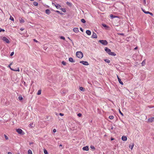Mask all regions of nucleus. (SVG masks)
<instances>
[{
    "instance_id": "obj_37",
    "label": "nucleus",
    "mask_w": 154,
    "mask_h": 154,
    "mask_svg": "<svg viewBox=\"0 0 154 154\" xmlns=\"http://www.w3.org/2000/svg\"><path fill=\"white\" fill-rule=\"evenodd\" d=\"M4 136H5V139L6 140H8V136L6 135L5 134Z\"/></svg>"
},
{
    "instance_id": "obj_23",
    "label": "nucleus",
    "mask_w": 154,
    "mask_h": 154,
    "mask_svg": "<svg viewBox=\"0 0 154 154\" xmlns=\"http://www.w3.org/2000/svg\"><path fill=\"white\" fill-rule=\"evenodd\" d=\"M80 90L82 91H84L85 90L83 87H81L79 88Z\"/></svg>"
},
{
    "instance_id": "obj_12",
    "label": "nucleus",
    "mask_w": 154,
    "mask_h": 154,
    "mask_svg": "<svg viewBox=\"0 0 154 154\" xmlns=\"http://www.w3.org/2000/svg\"><path fill=\"white\" fill-rule=\"evenodd\" d=\"M117 77L119 83L123 85V82L121 81V79L119 78V76L118 75H117Z\"/></svg>"
},
{
    "instance_id": "obj_53",
    "label": "nucleus",
    "mask_w": 154,
    "mask_h": 154,
    "mask_svg": "<svg viewBox=\"0 0 154 154\" xmlns=\"http://www.w3.org/2000/svg\"><path fill=\"white\" fill-rule=\"evenodd\" d=\"M68 38L69 39L71 42H72V40H71L70 38L69 37H68Z\"/></svg>"
},
{
    "instance_id": "obj_59",
    "label": "nucleus",
    "mask_w": 154,
    "mask_h": 154,
    "mask_svg": "<svg viewBox=\"0 0 154 154\" xmlns=\"http://www.w3.org/2000/svg\"><path fill=\"white\" fill-rule=\"evenodd\" d=\"M113 127H112L111 128V129H113Z\"/></svg>"
},
{
    "instance_id": "obj_10",
    "label": "nucleus",
    "mask_w": 154,
    "mask_h": 154,
    "mask_svg": "<svg viewBox=\"0 0 154 154\" xmlns=\"http://www.w3.org/2000/svg\"><path fill=\"white\" fill-rule=\"evenodd\" d=\"M127 137L126 136H123L122 137V140L124 141H126L127 140Z\"/></svg>"
},
{
    "instance_id": "obj_20",
    "label": "nucleus",
    "mask_w": 154,
    "mask_h": 154,
    "mask_svg": "<svg viewBox=\"0 0 154 154\" xmlns=\"http://www.w3.org/2000/svg\"><path fill=\"white\" fill-rule=\"evenodd\" d=\"M20 23H22L24 22V20L22 18L20 20Z\"/></svg>"
},
{
    "instance_id": "obj_13",
    "label": "nucleus",
    "mask_w": 154,
    "mask_h": 154,
    "mask_svg": "<svg viewBox=\"0 0 154 154\" xmlns=\"http://www.w3.org/2000/svg\"><path fill=\"white\" fill-rule=\"evenodd\" d=\"M54 6L57 9H60L61 7V6L58 4H54Z\"/></svg>"
},
{
    "instance_id": "obj_15",
    "label": "nucleus",
    "mask_w": 154,
    "mask_h": 154,
    "mask_svg": "<svg viewBox=\"0 0 154 154\" xmlns=\"http://www.w3.org/2000/svg\"><path fill=\"white\" fill-rule=\"evenodd\" d=\"M86 33L88 35H90L91 34V31L89 30H87L86 31Z\"/></svg>"
},
{
    "instance_id": "obj_61",
    "label": "nucleus",
    "mask_w": 154,
    "mask_h": 154,
    "mask_svg": "<svg viewBox=\"0 0 154 154\" xmlns=\"http://www.w3.org/2000/svg\"><path fill=\"white\" fill-rule=\"evenodd\" d=\"M17 154H20V153H17Z\"/></svg>"
},
{
    "instance_id": "obj_29",
    "label": "nucleus",
    "mask_w": 154,
    "mask_h": 154,
    "mask_svg": "<svg viewBox=\"0 0 154 154\" xmlns=\"http://www.w3.org/2000/svg\"><path fill=\"white\" fill-rule=\"evenodd\" d=\"M109 118L110 119H112L114 118V117L112 116H109Z\"/></svg>"
},
{
    "instance_id": "obj_47",
    "label": "nucleus",
    "mask_w": 154,
    "mask_h": 154,
    "mask_svg": "<svg viewBox=\"0 0 154 154\" xmlns=\"http://www.w3.org/2000/svg\"><path fill=\"white\" fill-rule=\"evenodd\" d=\"M149 14H150L152 16L153 15V14L152 13L150 12H149Z\"/></svg>"
},
{
    "instance_id": "obj_40",
    "label": "nucleus",
    "mask_w": 154,
    "mask_h": 154,
    "mask_svg": "<svg viewBox=\"0 0 154 154\" xmlns=\"http://www.w3.org/2000/svg\"><path fill=\"white\" fill-rule=\"evenodd\" d=\"M33 125V123H30L29 125V126H31L32 127H33V126H32V125Z\"/></svg>"
},
{
    "instance_id": "obj_16",
    "label": "nucleus",
    "mask_w": 154,
    "mask_h": 154,
    "mask_svg": "<svg viewBox=\"0 0 154 154\" xmlns=\"http://www.w3.org/2000/svg\"><path fill=\"white\" fill-rule=\"evenodd\" d=\"M146 64V60H143L141 63V65L142 66H144Z\"/></svg>"
},
{
    "instance_id": "obj_55",
    "label": "nucleus",
    "mask_w": 154,
    "mask_h": 154,
    "mask_svg": "<svg viewBox=\"0 0 154 154\" xmlns=\"http://www.w3.org/2000/svg\"><path fill=\"white\" fill-rule=\"evenodd\" d=\"M111 140H114V138H111Z\"/></svg>"
},
{
    "instance_id": "obj_42",
    "label": "nucleus",
    "mask_w": 154,
    "mask_h": 154,
    "mask_svg": "<svg viewBox=\"0 0 154 154\" xmlns=\"http://www.w3.org/2000/svg\"><path fill=\"white\" fill-rule=\"evenodd\" d=\"M104 27H107V26L106 25V24H103L102 25Z\"/></svg>"
},
{
    "instance_id": "obj_49",
    "label": "nucleus",
    "mask_w": 154,
    "mask_h": 154,
    "mask_svg": "<svg viewBox=\"0 0 154 154\" xmlns=\"http://www.w3.org/2000/svg\"><path fill=\"white\" fill-rule=\"evenodd\" d=\"M80 29L81 31H82V32H83V30L82 28H80Z\"/></svg>"
},
{
    "instance_id": "obj_5",
    "label": "nucleus",
    "mask_w": 154,
    "mask_h": 154,
    "mask_svg": "<svg viewBox=\"0 0 154 154\" xmlns=\"http://www.w3.org/2000/svg\"><path fill=\"white\" fill-rule=\"evenodd\" d=\"M2 40L4 41L5 42L7 43H10V42L8 39L5 36H4L2 38Z\"/></svg>"
},
{
    "instance_id": "obj_58",
    "label": "nucleus",
    "mask_w": 154,
    "mask_h": 154,
    "mask_svg": "<svg viewBox=\"0 0 154 154\" xmlns=\"http://www.w3.org/2000/svg\"><path fill=\"white\" fill-rule=\"evenodd\" d=\"M143 12L144 13V12H145V11L144 10H143Z\"/></svg>"
},
{
    "instance_id": "obj_50",
    "label": "nucleus",
    "mask_w": 154,
    "mask_h": 154,
    "mask_svg": "<svg viewBox=\"0 0 154 154\" xmlns=\"http://www.w3.org/2000/svg\"><path fill=\"white\" fill-rule=\"evenodd\" d=\"M119 35H124V34L123 33H120V34H119Z\"/></svg>"
},
{
    "instance_id": "obj_44",
    "label": "nucleus",
    "mask_w": 154,
    "mask_h": 154,
    "mask_svg": "<svg viewBox=\"0 0 154 154\" xmlns=\"http://www.w3.org/2000/svg\"><path fill=\"white\" fill-rule=\"evenodd\" d=\"M66 3L68 5H70L71 4L69 2H67Z\"/></svg>"
},
{
    "instance_id": "obj_21",
    "label": "nucleus",
    "mask_w": 154,
    "mask_h": 154,
    "mask_svg": "<svg viewBox=\"0 0 154 154\" xmlns=\"http://www.w3.org/2000/svg\"><path fill=\"white\" fill-rule=\"evenodd\" d=\"M104 61L106 63H110V61L109 60H108V59H105L104 60Z\"/></svg>"
},
{
    "instance_id": "obj_36",
    "label": "nucleus",
    "mask_w": 154,
    "mask_h": 154,
    "mask_svg": "<svg viewBox=\"0 0 154 154\" xmlns=\"http://www.w3.org/2000/svg\"><path fill=\"white\" fill-rule=\"evenodd\" d=\"M5 31V30L4 29H2L1 28H0V32H4Z\"/></svg>"
},
{
    "instance_id": "obj_34",
    "label": "nucleus",
    "mask_w": 154,
    "mask_h": 154,
    "mask_svg": "<svg viewBox=\"0 0 154 154\" xmlns=\"http://www.w3.org/2000/svg\"><path fill=\"white\" fill-rule=\"evenodd\" d=\"M61 63L62 64L64 65H66V62L64 61H62Z\"/></svg>"
},
{
    "instance_id": "obj_17",
    "label": "nucleus",
    "mask_w": 154,
    "mask_h": 154,
    "mask_svg": "<svg viewBox=\"0 0 154 154\" xmlns=\"http://www.w3.org/2000/svg\"><path fill=\"white\" fill-rule=\"evenodd\" d=\"M69 61L71 62H74L75 61H73V58L72 57H70L69 59Z\"/></svg>"
},
{
    "instance_id": "obj_8",
    "label": "nucleus",
    "mask_w": 154,
    "mask_h": 154,
    "mask_svg": "<svg viewBox=\"0 0 154 154\" xmlns=\"http://www.w3.org/2000/svg\"><path fill=\"white\" fill-rule=\"evenodd\" d=\"M148 121L149 122H154V117H151L149 118L148 119Z\"/></svg>"
},
{
    "instance_id": "obj_45",
    "label": "nucleus",
    "mask_w": 154,
    "mask_h": 154,
    "mask_svg": "<svg viewBox=\"0 0 154 154\" xmlns=\"http://www.w3.org/2000/svg\"><path fill=\"white\" fill-rule=\"evenodd\" d=\"M53 132H54V133H55L56 132V129H53Z\"/></svg>"
},
{
    "instance_id": "obj_24",
    "label": "nucleus",
    "mask_w": 154,
    "mask_h": 154,
    "mask_svg": "<svg viewBox=\"0 0 154 154\" xmlns=\"http://www.w3.org/2000/svg\"><path fill=\"white\" fill-rule=\"evenodd\" d=\"M41 90H39L37 92V94L38 95H40L41 94Z\"/></svg>"
},
{
    "instance_id": "obj_62",
    "label": "nucleus",
    "mask_w": 154,
    "mask_h": 154,
    "mask_svg": "<svg viewBox=\"0 0 154 154\" xmlns=\"http://www.w3.org/2000/svg\"><path fill=\"white\" fill-rule=\"evenodd\" d=\"M24 84H25V82H24Z\"/></svg>"
},
{
    "instance_id": "obj_2",
    "label": "nucleus",
    "mask_w": 154,
    "mask_h": 154,
    "mask_svg": "<svg viewBox=\"0 0 154 154\" xmlns=\"http://www.w3.org/2000/svg\"><path fill=\"white\" fill-rule=\"evenodd\" d=\"M76 56L79 58L81 59L83 57V54L81 51H77L76 53Z\"/></svg>"
},
{
    "instance_id": "obj_35",
    "label": "nucleus",
    "mask_w": 154,
    "mask_h": 154,
    "mask_svg": "<svg viewBox=\"0 0 154 154\" xmlns=\"http://www.w3.org/2000/svg\"><path fill=\"white\" fill-rule=\"evenodd\" d=\"M90 148L91 149H95V148H94V146H93L91 145V146H90Z\"/></svg>"
},
{
    "instance_id": "obj_33",
    "label": "nucleus",
    "mask_w": 154,
    "mask_h": 154,
    "mask_svg": "<svg viewBox=\"0 0 154 154\" xmlns=\"http://www.w3.org/2000/svg\"><path fill=\"white\" fill-rule=\"evenodd\" d=\"M10 20H12L13 21H14V18L13 17H12V16H10Z\"/></svg>"
},
{
    "instance_id": "obj_4",
    "label": "nucleus",
    "mask_w": 154,
    "mask_h": 154,
    "mask_svg": "<svg viewBox=\"0 0 154 154\" xmlns=\"http://www.w3.org/2000/svg\"><path fill=\"white\" fill-rule=\"evenodd\" d=\"M16 131L17 132L20 134L23 135L24 134L22 130L20 128L16 129Z\"/></svg>"
},
{
    "instance_id": "obj_1",
    "label": "nucleus",
    "mask_w": 154,
    "mask_h": 154,
    "mask_svg": "<svg viewBox=\"0 0 154 154\" xmlns=\"http://www.w3.org/2000/svg\"><path fill=\"white\" fill-rule=\"evenodd\" d=\"M104 49L106 52L109 55L115 56L116 55V54L114 52H111L110 49L107 47H105Z\"/></svg>"
},
{
    "instance_id": "obj_48",
    "label": "nucleus",
    "mask_w": 154,
    "mask_h": 154,
    "mask_svg": "<svg viewBox=\"0 0 154 154\" xmlns=\"http://www.w3.org/2000/svg\"><path fill=\"white\" fill-rule=\"evenodd\" d=\"M56 11V12H57V13H58L61 14L60 12V11Z\"/></svg>"
},
{
    "instance_id": "obj_57",
    "label": "nucleus",
    "mask_w": 154,
    "mask_h": 154,
    "mask_svg": "<svg viewBox=\"0 0 154 154\" xmlns=\"http://www.w3.org/2000/svg\"><path fill=\"white\" fill-rule=\"evenodd\" d=\"M59 146H61H61H62V145H61V144H60V145H59Z\"/></svg>"
},
{
    "instance_id": "obj_56",
    "label": "nucleus",
    "mask_w": 154,
    "mask_h": 154,
    "mask_svg": "<svg viewBox=\"0 0 154 154\" xmlns=\"http://www.w3.org/2000/svg\"><path fill=\"white\" fill-rule=\"evenodd\" d=\"M137 47H135V48H134V49L135 50H136V49H137Z\"/></svg>"
},
{
    "instance_id": "obj_52",
    "label": "nucleus",
    "mask_w": 154,
    "mask_h": 154,
    "mask_svg": "<svg viewBox=\"0 0 154 154\" xmlns=\"http://www.w3.org/2000/svg\"><path fill=\"white\" fill-rule=\"evenodd\" d=\"M8 154H12V153L10 152H8Z\"/></svg>"
},
{
    "instance_id": "obj_26",
    "label": "nucleus",
    "mask_w": 154,
    "mask_h": 154,
    "mask_svg": "<svg viewBox=\"0 0 154 154\" xmlns=\"http://www.w3.org/2000/svg\"><path fill=\"white\" fill-rule=\"evenodd\" d=\"M60 9L64 12H66V10L65 8H60Z\"/></svg>"
},
{
    "instance_id": "obj_3",
    "label": "nucleus",
    "mask_w": 154,
    "mask_h": 154,
    "mask_svg": "<svg viewBox=\"0 0 154 154\" xmlns=\"http://www.w3.org/2000/svg\"><path fill=\"white\" fill-rule=\"evenodd\" d=\"M99 42L104 45H107L108 44V42L106 40H99Z\"/></svg>"
},
{
    "instance_id": "obj_54",
    "label": "nucleus",
    "mask_w": 154,
    "mask_h": 154,
    "mask_svg": "<svg viewBox=\"0 0 154 154\" xmlns=\"http://www.w3.org/2000/svg\"><path fill=\"white\" fill-rule=\"evenodd\" d=\"M20 30L21 31H23V30H24V29H23L21 28V29H20Z\"/></svg>"
},
{
    "instance_id": "obj_9",
    "label": "nucleus",
    "mask_w": 154,
    "mask_h": 154,
    "mask_svg": "<svg viewBox=\"0 0 154 154\" xmlns=\"http://www.w3.org/2000/svg\"><path fill=\"white\" fill-rule=\"evenodd\" d=\"M73 31L75 33H78L79 32L78 28H74L73 29Z\"/></svg>"
},
{
    "instance_id": "obj_7",
    "label": "nucleus",
    "mask_w": 154,
    "mask_h": 154,
    "mask_svg": "<svg viewBox=\"0 0 154 154\" xmlns=\"http://www.w3.org/2000/svg\"><path fill=\"white\" fill-rule=\"evenodd\" d=\"M91 37L92 38H97V36L96 33H95L94 32H93Z\"/></svg>"
},
{
    "instance_id": "obj_43",
    "label": "nucleus",
    "mask_w": 154,
    "mask_h": 154,
    "mask_svg": "<svg viewBox=\"0 0 154 154\" xmlns=\"http://www.w3.org/2000/svg\"><path fill=\"white\" fill-rule=\"evenodd\" d=\"M59 115H60V116H63L64 115V114H63V113H60V114H59Z\"/></svg>"
},
{
    "instance_id": "obj_28",
    "label": "nucleus",
    "mask_w": 154,
    "mask_h": 154,
    "mask_svg": "<svg viewBox=\"0 0 154 154\" xmlns=\"http://www.w3.org/2000/svg\"><path fill=\"white\" fill-rule=\"evenodd\" d=\"M81 21L83 23H85V22H86L85 20L84 19H82L81 20Z\"/></svg>"
},
{
    "instance_id": "obj_30",
    "label": "nucleus",
    "mask_w": 154,
    "mask_h": 154,
    "mask_svg": "<svg viewBox=\"0 0 154 154\" xmlns=\"http://www.w3.org/2000/svg\"><path fill=\"white\" fill-rule=\"evenodd\" d=\"M44 152L45 154H48L47 151L45 149H44Z\"/></svg>"
},
{
    "instance_id": "obj_32",
    "label": "nucleus",
    "mask_w": 154,
    "mask_h": 154,
    "mask_svg": "<svg viewBox=\"0 0 154 154\" xmlns=\"http://www.w3.org/2000/svg\"><path fill=\"white\" fill-rule=\"evenodd\" d=\"M110 17L112 18H114L116 17V16H114L112 14H111L110 15Z\"/></svg>"
},
{
    "instance_id": "obj_22",
    "label": "nucleus",
    "mask_w": 154,
    "mask_h": 154,
    "mask_svg": "<svg viewBox=\"0 0 154 154\" xmlns=\"http://www.w3.org/2000/svg\"><path fill=\"white\" fill-rule=\"evenodd\" d=\"M33 5L35 6H37L38 5V3L37 2H33Z\"/></svg>"
},
{
    "instance_id": "obj_38",
    "label": "nucleus",
    "mask_w": 154,
    "mask_h": 154,
    "mask_svg": "<svg viewBox=\"0 0 154 154\" xmlns=\"http://www.w3.org/2000/svg\"><path fill=\"white\" fill-rule=\"evenodd\" d=\"M60 38L61 39H63L64 40H65V38L63 36H61L60 37Z\"/></svg>"
},
{
    "instance_id": "obj_60",
    "label": "nucleus",
    "mask_w": 154,
    "mask_h": 154,
    "mask_svg": "<svg viewBox=\"0 0 154 154\" xmlns=\"http://www.w3.org/2000/svg\"><path fill=\"white\" fill-rule=\"evenodd\" d=\"M31 1H34V0H30Z\"/></svg>"
},
{
    "instance_id": "obj_46",
    "label": "nucleus",
    "mask_w": 154,
    "mask_h": 154,
    "mask_svg": "<svg viewBox=\"0 0 154 154\" xmlns=\"http://www.w3.org/2000/svg\"><path fill=\"white\" fill-rule=\"evenodd\" d=\"M144 13L146 14H149V11H145L144 12Z\"/></svg>"
},
{
    "instance_id": "obj_18",
    "label": "nucleus",
    "mask_w": 154,
    "mask_h": 154,
    "mask_svg": "<svg viewBox=\"0 0 154 154\" xmlns=\"http://www.w3.org/2000/svg\"><path fill=\"white\" fill-rule=\"evenodd\" d=\"M10 69L12 70H13V71H18V72H19V71H20V69L19 68H17V69H13L11 68H10Z\"/></svg>"
},
{
    "instance_id": "obj_11",
    "label": "nucleus",
    "mask_w": 154,
    "mask_h": 154,
    "mask_svg": "<svg viewBox=\"0 0 154 154\" xmlns=\"http://www.w3.org/2000/svg\"><path fill=\"white\" fill-rule=\"evenodd\" d=\"M82 149L83 150H85V151H88V150L89 148H88V146H85V147H84L82 148Z\"/></svg>"
},
{
    "instance_id": "obj_31",
    "label": "nucleus",
    "mask_w": 154,
    "mask_h": 154,
    "mask_svg": "<svg viewBox=\"0 0 154 154\" xmlns=\"http://www.w3.org/2000/svg\"><path fill=\"white\" fill-rule=\"evenodd\" d=\"M119 113L122 116H124V115H123V113L121 112V111H120V109H119Z\"/></svg>"
},
{
    "instance_id": "obj_27",
    "label": "nucleus",
    "mask_w": 154,
    "mask_h": 154,
    "mask_svg": "<svg viewBox=\"0 0 154 154\" xmlns=\"http://www.w3.org/2000/svg\"><path fill=\"white\" fill-rule=\"evenodd\" d=\"M18 99L19 100H21L23 99V97L21 96H20L18 97Z\"/></svg>"
},
{
    "instance_id": "obj_14",
    "label": "nucleus",
    "mask_w": 154,
    "mask_h": 154,
    "mask_svg": "<svg viewBox=\"0 0 154 154\" xmlns=\"http://www.w3.org/2000/svg\"><path fill=\"white\" fill-rule=\"evenodd\" d=\"M134 146V143L131 144L129 145V147L131 149V150L132 149Z\"/></svg>"
},
{
    "instance_id": "obj_6",
    "label": "nucleus",
    "mask_w": 154,
    "mask_h": 154,
    "mask_svg": "<svg viewBox=\"0 0 154 154\" xmlns=\"http://www.w3.org/2000/svg\"><path fill=\"white\" fill-rule=\"evenodd\" d=\"M80 63H82L84 65H86V66H88L89 65V63L87 61H81L80 62Z\"/></svg>"
},
{
    "instance_id": "obj_25",
    "label": "nucleus",
    "mask_w": 154,
    "mask_h": 154,
    "mask_svg": "<svg viewBox=\"0 0 154 154\" xmlns=\"http://www.w3.org/2000/svg\"><path fill=\"white\" fill-rule=\"evenodd\" d=\"M28 154H32V151L30 149L28 150Z\"/></svg>"
},
{
    "instance_id": "obj_41",
    "label": "nucleus",
    "mask_w": 154,
    "mask_h": 154,
    "mask_svg": "<svg viewBox=\"0 0 154 154\" xmlns=\"http://www.w3.org/2000/svg\"><path fill=\"white\" fill-rule=\"evenodd\" d=\"M14 52H12L11 53V54H10V55H11V56H13V55H14Z\"/></svg>"
},
{
    "instance_id": "obj_51",
    "label": "nucleus",
    "mask_w": 154,
    "mask_h": 154,
    "mask_svg": "<svg viewBox=\"0 0 154 154\" xmlns=\"http://www.w3.org/2000/svg\"><path fill=\"white\" fill-rule=\"evenodd\" d=\"M34 40L35 42H38V41L37 40H36L35 39H34Z\"/></svg>"
},
{
    "instance_id": "obj_39",
    "label": "nucleus",
    "mask_w": 154,
    "mask_h": 154,
    "mask_svg": "<svg viewBox=\"0 0 154 154\" xmlns=\"http://www.w3.org/2000/svg\"><path fill=\"white\" fill-rule=\"evenodd\" d=\"M78 116H79V117H80L81 116H82V114L81 113H79L78 115H77Z\"/></svg>"
},
{
    "instance_id": "obj_19",
    "label": "nucleus",
    "mask_w": 154,
    "mask_h": 154,
    "mask_svg": "<svg viewBox=\"0 0 154 154\" xmlns=\"http://www.w3.org/2000/svg\"><path fill=\"white\" fill-rule=\"evenodd\" d=\"M45 13L47 14H50V11L49 9H47L45 10Z\"/></svg>"
}]
</instances>
